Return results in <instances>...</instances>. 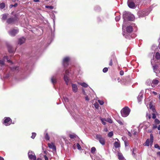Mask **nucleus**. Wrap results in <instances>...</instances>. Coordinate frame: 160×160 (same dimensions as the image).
<instances>
[{"label":"nucleus","instance_id":"f257e3e1","mask_svg":"<svg viewBox=\"0 0 160 160\" xmlns=\"http://www.w3.org/2000/svg\"><path fill=\"white\" fill-rule=\"evenodd\" d=\"M130 112V109L128 107H125L122 109L121 113L122 117H126L129 115Z\"/></svg>","mask_w":160,"mask_h":160},{"label":"nucleus","instance_id":"f03ea898","mask_svg":"<svg viewBox=\"0 0 160 160\" xmlns=\"http://www.w3.org/2000/svg\"><path fill=\"white\" fill-rule=\"evenodd\" d=\"M63 79L66 84L68 85L70 82V74L68 70H67L65 71V73L64 74Z\"/></svg>","mask_w":160,"mask_h":160},{"label":"nucleus","instance_id":"7ed1b4c3","mask_svg":"<svg viewBox=\"0 0 160 160\" xmlns=\"http://www.w3.org/2000/svg\"><path fill=\"white\" fill-rule=\"evenodd\" d=\"M64 99L63 103L64 106L69 112H70L69 107L70 106V103L68 98L65 96H63Z\"/></svg>","mask_w":160,"mask_h":160},{"label":"nucleus","instance_id":"20e7f679","mask_svg":"<svg viewBox=\"0 0 160 160\" xmlns=\"http://www.w3.org/2000/svg\"><path fill=\"white\" fill-rule=\"evenodd\" d=\"M159 82V80L157 79H155L153 80L152 82L150 80H147L146 83L148 84L149 85L150 84H151V85L152 86L153 88L155 86L157 85Z\"/></svg>","mask_w":160,"mask_h":160},{"label":"nucleus","instance_id":"39448f33","mask_svg":"<svg viewBox=\"0 0 160 160\" xmlns=\"http://www.w3.org/2000/svg\"><path fill=\"white\" fill-rule=\"evenodd\" d=\"M18 20V17L15 15L13 17H12L8 18L7 20V22L9 24H12L15 23L16 21Z\"/></svg>","mask_w":160,"mask_h":160},{"label":"nucleus","instance_id":"423d86ee","mask_svg":"<svg viewBox=\"0 0 160 160\" xmlns=\"http://www.w3.org/2000/svg\"><path fill=\"white\" fill-rule=\"evenodd\" d=\"M12 122V119L9 117H5L3 120V123L6 126L10 125Z\"/></svg>","mask_w":160,"mask_h":160},{"label":"nucleus","instance_id":"0eeeda50","mask_svg":"<svg viewBox=\"0 0 160 160\" xmlns=\"http://www.w3.org/2000/svg\"><path fill=\"white\" fill-rule=\"evenodd\" d=\"M150 12L149 10V9H148L139 12H138V14L139 17H145L148 15L149 13Z\"/></svg>","mask_w":160,"mask_h":160},{"label":"nucleus","instance_id":"6e6552de","mask_svg":"<svg viewBox=\"0 0 160 160\" xmlns=\"http://www.w3.org/2000/svg\"><path fill=\"white\" fill-rule=\"evenodd\" d=\"M29 158L32 160H36V156L34 152L29 151L28 153Z\"/></svg>","mask_w":160,"mask_h":160},{"label":"nucleus","instance_id":"1a4fd4ad","mask_svg":"<svg viewBox=\"0 0 160 160\" xmlns=\"http://www.w3.org/2000/svg\"><path fill=\"white\" fill-rule=\"evenodd\" d=\"M96 139L98 140L100 143L102 145H104L105 144V140L104 138L102 136L100 135H97L96 136Z\"/></svg>","mask_w":160,"mask_h":160},{"label":"nucleus","instance_id":"9d476101","mask_svg":"<svg viewBox=\"0 0 160 160\" xmlns=\"http://www.w3.org/2000/svg\"><path fill=\"white\" fill-rule=\"evenodd\" d=\"M153 134L152 133L150 134V140L148 139L147 140L145 143V146H149V143L150 142L151 144H152L153 142Z\"/></svg>","mask_w":160,"mask_h":160},{"label":"nucleus","instance_id":"9b49d317","mask_svg":"<svg viewBox=\"0 0 160 160\" xmlns=\"http://www.w3.org/2000/svg\"><path fill=\"white\" fill-rule=\"evenodd\" d=\"M149 107L150 109L152 110L153 112V113H152V118L153 119H155L156 118V110L155 108L152 107V104L151 102H150L149 104Z\"/></svg>","mask_w":160,"mask_h":160},{"label":"nucleus","instance_id":"f8f14e48","mask_svg":"<svg viewBox=\"0 0 160 160\" xmlns=\"http://www.w3.org/2000/svg\"><path fill=\"white\" fill-rule=\"evenodd\" d=\"M69 57H66L63 60L62 63L64 67H66L68 65V62L69 60Z\"/></svg>","mask_w":160,"mask_h":160},{"label":"nucleus","instance_id":"ddd939ff","mask_svg":"<svg viewBox=\"0 0 160 160\" xmlns=\"http://www.w3.org/2000/svg\"><path fill=\"white\" fill-rule=\"evenodd\" d=\"M18 32V29H13L9 31V34L11 36H14Z\"/></svg>","mask_w":160,"mask_h":160},{"label":"nucleus","instance_id":"4468645a","mask_svg":"<svg viewBox=\"0 0 160 160\" xmlns=\"http://www.w3.org/2000/svg\"><path fill=\"white\" fill-rule=\"evenodd\" d=\"M134 0H128V6L130 8H134L135 7V5L133 2Z\"/></svg>","mask_w":160,"mask_h":160},{"label":"nucleus","instance_id":"2eb2a0df","mask_svg":"<svg viewBox=\"0 0 160 160\" xmlns=\"http://www.w3.org/2000/svg\"><path fill=\"white\" fill-rule=\"evenodd\" d=\"M150 125V124L148 122H144L143 123L140 124L139 127L142 128L144 127V128L146 129Z\"/></svg>","mask_w":160,"mask_h":160},{"label":"nucleus","instance_id":"dca6fc26","mask_svg":"<svg viewBox=\"0 0 160 160\" xmlns=\"http://www.w3.org/2000/svg\"><path fill=\"white\" fill-rule=\"evenodd\" d=\"M48 147L51 149H52V152L53 154H54V153H55L56 152V147L54 145V144L52 143H48Z\"/></svg>","mask_w":160,"mask_h":160},{"label":"nucleus","instance_id":"f3484780","mask_svg":"<svg viewBox=\"0 0 160 160\" xmlns=\"http://www.w3.org/2000/svg\"><path fill=\"white\" fill-rule=\"evenodd\" d=\"M129 15H130V13L128 12H123V18L124 19V21L127 19Z\"/></svg>","mask_w":160,"mask_h":160},{"label":"nucleus","instance_id":"a211bd4d","mask_svg":"<svg viewBox=\"0 0 160 160\" xmlns=\"http://www.w3.org/2000/svg\"><path fill=\"white\" fill-rule=\"evenodd\" d=\"M25 41L26 38L23 37H22L19 39L18 44L21 45L24 43Z\"/></svg>","mask_w":160,"mask_h":160},{"label":"nucleus","instance_id":"6ab92c4d","mask_svg":"<svg viewBox=\"0 0 160 160\" xmlns=\"http://www.w3.org/2000/svg\"><path fill=\"white\" fill-rule=\"evenodd\" d=\"M72 90L74 92H77L78 90V88H77V85L75 84H72Z\"/></svg>","mask_w":160,"mask_h":160},{"label":"nucleus","instance_id":"aec40b11","mask_svg":"<svg viewBox=\"0 0 160 160\" xmlns=\"http://www.w3.org/2000/svg\"><path fill=\"white\" fill-rule=\"evenodd\" d=\"M11 69L12 71L18 72L19 71V68L18 67H11Z\"/></svg>","mask_w":160,"mask_h":160},{"label":"nucleus","instance_id":"412c9836","mask_svg":"<svg viewBox=\"0 0 160 160\" xmlns=\"http://www.w3.org/2000/svg\"><path fill=\"white\" fill-rule=\"evenodd\" d=\"M116 139L117 140V141H115V142H114V146L115 148H118L120 146V142H119L118 139L116 138Z\"/></svg>","mask_w":160,"mask_h":160},{"label":"nucleus","instance_id":"4be33fe9","mask_svg":"<svg viewBox=\"0 0 160 160\" xmlns=\"http://www.w3.org/2000/svg\"><path fill=\"white\" fill-rule=\"evenodd\" d=\"M118 158L119 160H124V158L121 153L120 152H118Z\"/></svg>","mask_w":160,"mask_h":160},{"label":"nucleus","instance_id":"5701e85b","mask_svg":"<svg viewBox=\"0 0 160 160\" xmlns=\"http://www.w3.org/2000/svg\"><path fill=\"white\" fill-rule=\"evenodd\" d=\"M51 81L52 83L54 84L57 82L56 78L55 76H52L51 78Z\"/></svg>","mask_w":160,"mask_h":160},{"label":"nucleus","instance_id":"b1692460","mask_svg":"<svg viewBox=\"0 0 160 160\" xmlns=\"http://www.w3.org/2000/svg\"><path fill=\"white\" fill-rule=\"evenodd\" d=\"M8 52L10 53H13L14 52V49H13L11 46H8Z\"/></svg>","mask_w":160,"mask_h":160},{"label":"nucleus","instance_id":"393cba45","mask_svg":"<svg viewBox=\"0 0 160 160\" xmlns=\"http://www.w3.org/2000/svg\"><path fill=\"white\" fill-rule=\"evenodd\" d=\"M127 31L128 33H130L132 31V26H129L127 28Z\"/></svg>","mask_w":160,"mask_h":160},{"label":"nucleus","instance_id":"a878e982","mask_svg":"<svg viewBox=\"0 0 160 160\" xmlns=\"http://www.w3.org/2000/svg\"><path fill=\"white\" fill-rule=\"evenodd\" d=\"M3 60L4 61H7L9 62H11L12 63V62L11 61L10 59H9V58L7 56H5L3 58Z\"/></svg>","mask_w":160,"mask_h":160},{"label":"nucleus","instance_id":"bb28decb","mask_svg":"<svg viewBox=\"0 0 160 160\" xmlns=\"http://www.w3.org/2000/svg\"><path fill=\"white\" fill-rule=\"evenodd\" d=\"M143 94L142 92H140L138 96V99L139 102L141 101V99L142 98Z\"/></svg>","mask_w":160,"mask_h":160},{"label":"nucleus","instance_id":"cd10ccee","mask_svg":"<svg viewBox=\"0 0 160 160\" xmlns=\"http://www.w3.org/2000/svg\"><path fill=\"white\" fill-rule=\"evenodd\" d=\"M117 121L121 125H124V122L122 120L120 119H117Z\"/></svg>","mask_w":160,"mask_h":160},{"label":"nucleus","instance_id":"c85d7f7f","mask_svg":"<svg viewBox=\"0 0 160 160\" xmlns=\"http://www.w3.org/2000/svg\"><path fill=\"white\" fill-rule=\"evenodd\" d=\"M134 19V16L133 15L130 13V15L128 17V18L127 20H128L130 21H132Z\"/></svg>","mask_w":160,"mask_h":160},{"label":"nucleus","instance_id":"c756f323","mask_svg":"<svg viewBox=\"0 0 160 160\" xmlns=\"http://www.w3.org/2000/svg\"><path fill=\"white\" fill-rule=\"evenodd\" d=\"M155 58L157 59H159L160 58V55L158 52L156 53L155 54Z\"/></svg>","mask_w":160,"mask_h":160},{"label":"nucleus","instance_id":"7c9ffc66","mask_svg":"<svg viewBox=\"0 0 160 160\" xmlns=\"http://www.w3.org/2000/svg\"><path fill=\"white\" fill-rule=\"evenodd\" d=\"M8 14H4L2 15V20H5L6 19Z\"/></svg>","mask_w":160,"mask_h":160},{"label":"nucleus","instance_id":"2f4dec72","mask_svg":"<svg viewBox=\"0 0 160 160\" xmlns=\"http://www.w3.org/2000/svg\"><path fill=\"white\" fill-rule=\"evenodd\" d=\"M45 138L47 140H49L50 137L48 133H46L45 136Z\"/></svg>","mask_w":160,"mask_h":160},{"label":"nucleus","instance_id":"473e14b6","mask_svg":"<svg viewBox=\"0 0 160 160\" xmlns=\"http://www.w3.org/2000/svg\"><path fill=\"white\" fill-rule=\"evenodd\" d=\"M5 4L4 3H2L0 4V8L3 9L5 8Z\"/></svg>","mask_w":160,"mask_h":160},{"label":"nucleus","instance_id":"72a5a7b5","mask_svg":"<svg viewBox=\"0 0 160 160\" xmlns=\"http://www.w3.org/2000/svg\"><path fill=\"white\" fill-rule=\"evenodd\" d=\"M80 84L82 86L85 88H87L88 86V84L85 82L81 83Z\"/></svg>","mask_w":160,"mask_h":160},{"label":"nucleus","instance_id":"f704fd0d","mask_svg":"<svg viewBox=\"0 0 160 160\" xmlns=\"http://www.w3.org/2000/svg\"><path fill=\"white\" fill-rule=\"evenodd\" d=\"M76 147L78 150H81L82 149V147L78 143H77Z\"/></svg>","mask_w":160,"mask_h":160},{"label":"nucleus","instance_id":"c9c22d12","mask_svg":"<svg viewBox=\"0 0 160 160\" xmlns=\"http://www.w3.org/2000/svg\"><path fill=\"white\" fill-rule=\"evenodd\" d=\"M113 132L112 131L110 132L108 134V137H111L113 135Z\"/></svg>","mask_w":160,"mask_h":160},{"label":"nucleus","instance_id":"e433bc0d","mask_svg":"<svg viewBox=\"0 0 160 160\" xmlns=\"http://www.w3.org/2000/svg\"><path fill=\"white\" fill-rule=\"evenodd\" d=\"M4 61L3 60H0V64H1L0 67L1 68L2 66L4 64Z\"/></svg>","mask_w":160,"mask_h":160},{"label":"nucleus","instance_id":"4c0bfd02","mask_svg":"<svg viewBox=\"0 0 160 160\" xmlns=\"http://www.w3.org/2000/svg\"><path fill=\"white\" fill-rule=\"evenodd\" d=\"M96 148L95 147H93L91 149V152L92 153H94L96 151Z\"/></svg>","mask_w":160,"mask_h":160},{"label":"nucleus","instance_id":"58836bf2","mask_svg":"<svg viewBox=\"0 0 160 160\" xmlns=\"http://www.w3.org/2000/svg\"><path fill=\"white\" fill-rule=\"evenodd\" d=\"M36 135V133L35 132H32V136L31 137V138L32 139H34Z\"/></svg>","mask_w":160,"mask_h":160},{"label":"nucleus","instance_id":"ea45409f","mask_svg":"<svg viewBox=\"0 0 160 160\" xmlns=\"http://www.w3.org/2000/svg\"><path fill=\"white\" fill-rule=\"evenodd\" d=\"M160 123V121L158 119H156L154 121V123L156 124H158Z\"/></svg>","mask_w":160,"mask_h":160},{"label":"nucleus","instance_id":"a19ab883","mask_svg":"<svg viewBox=\"0 0 160 160\" xmlns=\"http://www.w3.org/2000/svg\"><path fill=\"white\" fill-rule=\"evenodd\" d=\"M77 136L74 134H71V138H76Z\"/></svg>","mask_w":160,"mask_h":160},{"label":"nucleus","instance_id":"79ce46f5","mask_svg":"<svg viewBox=\"0 0 160 160\" xmlns=\"http://www.w3.org/2000/svg\"><path fill=\"white\" fill-rule=\"evenodd\" d=\"M101 120L102 121V123L103 125H105L106 124V122H105L106 121V120H105L104 119L102 118L101 119Z\"/></svg>","mask_w":160,"mask_h":160},{"label":"nucleus","instance_id":"37998d69","mask_svg":"<svg viewBox=\"0 0 160 160\" xmlns=\"http://www.w3.org/2000/svg\"><path fill=\"white\" fill-rule=\"evenodd\" d=\"M120 16H117L115 18V20L116 21H118L120 19Z\"/></svg>","mask_w":160,"mask_h":160},{"label":"nucleus","instance_id":"c03bdc74","mask_svg":"<svg viewBox=\"0 0 160 160\" xmlns=\"http://www.w3.org/2000/svg\"><path fill=\"white\" fill-rule=\"evenodd\" d=\"M154 147L160 150V147L158 144H155L154 145Z\"/></svg>","mask_w":160,"mask_h":160},{"label":"nucleus","instance_id":"a18cd8bd","mask_svg":"<svg viewBox=\"0 0 160 160\" xmlns=\"http://www.w3.org/2000/svg\"><path fill=\"white\" fill-rule=\"evenodd\" d=\"M132 134L135 136L138 133L137 131L134 130H133V131H132Z\"/></svg>","mask_w":160,"mask_h":160},{"label":"nucleus","instance_id":"49530a36","mask_svg":"<svg viewBox=\"0 0 160 160\" xmlns=\"http://www.w3.org/2000/svg\"><path fill=\"white\" fill-rule=\"evenodd\" d=\"M10 76V74H7L5 75L4 77V78H8Z\"/></svg>","mask_w":160,"mask_h":160},{"label":"nucleus","instance_id":"de8ad7c7","mask_svg":"<svg viewBox=\"0 0 160 160\" xmlns=\"http://www.w3.org/2000/svg\"><path fill=\"white\" fill-rule=\"evenodd\" d=\"M108 71V68H105L103 69V72H106Z\"/></svg>","mask_w":160,"mask_h":160},{"label":"nucleus","instance_id":"09e8293b","mask_svg":"<svg viewBox=\"0 0 160 160\" xmlns=\"http://www.w3.org/2000/svg\"><path fill=\"white\" fill-rule=\"evenodd\" d=\"M46 8H49L51 9H52L53 8V7L52 6H46Z\"/></svg>","mask_w":160,"mask_h":160},{"label":"nucleus","instance_id":"8fccbe9b","mask_svg":"<svg viewBox=\"0 0 160 160\" xmlns=\"http://www.w3.org/2000/svg\"><path fill=\"white\" fill-rule=\"evenodd\" d=\"M98 102H99V103L101 105H103V104L104 103V102L102 101L98 100Z\"/></svg>","mask_w":160,"mask_h":160},{"label":"nucleus","instance_id":"3c124183","mask_svg":"<svg viewBox=\"0 0 160 160\" xmlns=\"http://www.w3.org/2000/svg\"><path fill=\"white\" fill-rule=\"evenodd\" d=\"M146 116L147 118H148L149 119L151 118V116L150 114H148V113H147Z\"/></svg>","mask_w":160,"mask_h":160},{"label":"nucleus","instance_id":"603ef678","mask_svg":"<svg viewBox=\"0 0 160 160\" xmlns=\"http://www.w3.org/2000/svg\"><path fill=\"white\" fill-rule=\"evenodd\" d=\"M136 151L135 148H133L132 151V154L134 157L135 156V153H134V152Z\"/></svg>","mask_w":160,"mask_h":160},{"label":"nucleus","instance_id":"864d4df0","mask_svg":"<svg viewBox=\"0 0 160 160\" xmlns=\"http://www.w3.org/2000/svg\"><path fill=\"white\" fill-rule=\"evenodd\" d=\"M94 106L96 108H98L99 107V105L98 103H95L94 104Z\"/></svg>","mask_w":160,"mask_h":160},{"label":"nucleus","instance_id":"5fc2aeb1","mask_svg":"<svg viewBox=\"0 0 160 160\" xmlns=\"http://www.w3.org/2000/svg\"><path fill=\"white\" fill-rule=\"evenodd\" d=\"M157 124H156L155 123L153 124V129H155V128H157Z\"/></svg>","mask_w":160,"mask_h":160},{"label":"nucleus","instance_id":"6e6d98bb","mask_svg":"<svg viewBox=\"0 0 160 160\" xmlns=\"http://www.w3.org/2000/svg\"><path fill=\"white\" fill-rule=\"evenodd\" d=\"M107 121L110 123H112V121L111 119H108Z\"/></svg>","mask_w":160,"mask_h":160},{"label":"nucleus","instance_id":"4d7b16f0","mask_svg":"<svg viewBox=\"0 0 160 160\" xmlns=\"http://www.w3.org/2000/svg\"><path fill=\"white\" fill-rule=\"evenodd\" d=\"M44 159H45V160H48V157L46 155H45L44 156Z\"/></svg>","mask_w":160,"mask_h":160},{"label":"nucleus","instance_id":"13d9d810","mask_svg":"<svg viewBox=\"0 0 160 160\" xmlns=\"http://www.w3.org/2000/svg\"><path fill=\"white\" fill-rule=\"evenodd\" d=\"M85 100L86 101H88L89 100V99L88 97V96H86L85 97Z\"/></svg>","mask_w":160,"mask_h":160},{"label":"nucleus","instance_id":"bf43d9fd","mask_svg":"<svg viewBox=\"0 0 160 160\" xmlns=\"http://www.w3.org/2000/svg\"><path fill=\"white\" fill-rule=\"evenodd\" d=\"M109 65L110 66H112V59H111Z\"/></svg>","mask_w":160,"mask_h":160},{"label":"nucleus","instance_id":"052dcab7","mask_svg":"<svg viewBox=\"0 0 160 160\" xmlns=\"http://www.w3.org/2000/svg\"><path fill=\"white\" fill-rule=\"evenodd\" d=\"M120 74L121 75H122L124 74V72L123 71H120Z\"/></svg>","mask_w":160,"mask_h":160},{"label":"nucleus","instance_id":"680f3d73","mask_svg":"<svg viewBox=\"0 0 160 160\" xmlns=\"http://www.w3.org/2000/svg\"><path fill=\"white\" fill-rule=\"evenodd\" d=\"M18 5V3H15L14 5H13V7H16Z\"/></svg>","mask_w":160,"mask_h":160},{"label":"nucleus","instance_id":"e2e57ef3","mask_svg":"<svg viewBox=\"0 0 160 160\" xmlns=\"http://www.w3.org/2000/svg\"><path fill=\"white\" fill-rule=\"evenodd\" d=\"M76 145L75 144H74L73 146V148L74 149H76Z\"/></svg>","mask_w":160,"mask_h":160},{"label":"nucleus","instance_id":"0e129e2a","mask_svg":"<svg viewBox=\"0 0 160 160\" xmlns=\"http://www.w3.org/2000/svg\"><path fill=\"white\" fill-rule=\"evenodd\" d=\"M13 7V5L12 4H11L10 5V6H9V8H12V7Z\"/></svg>","mask_w":160,"mask_h":160},{"label":"nucleus","instance_id":"69168bd1","mask_svg":"<svg viewBox=\"0 0 160 160\" xmlns=\"http://www.w3.org/2000/svg\"><path fill=\"white\" fill-rule=\"evenodd\" d=\"M104 131L106 132H107L108 131V129L107 128H104Z\"/></svg>","mask_w":160,"mask_h":160},{"label":"nucleus","instance_id":"338daca9","mask_svg":"<svg viewBox=\"0 0 160 160\" xmlns=\"http://www.w3.org/2000/svg\"><path fill=\"white\" fill-rule=\"evenodd\" d=\"M0 160H4V159L3 158L0 157Z\"/></svg>","mask_w":160,"mask_h":160},{"label":"nucleus","instance_id":"774afa93","mask_svg":"<svg viewBox=\"0 0 160 160\" xmlns=\"http://www.w3.org/2000/svg\"><path fill=\"white\" fill-rule=\"evenodd\" d=\"M157 154L158 155L160 156V152H157Z\"/></svg>","mask_w":160,"mask_h":160}]
</instances>
